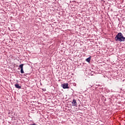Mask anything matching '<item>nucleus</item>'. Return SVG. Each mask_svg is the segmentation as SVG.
<instances>
[{"label":"nucleus","mask_w":125,"mask_h":125,"mask_svg":"<svg viewBox=\"0 0 125 125\" xmlns=\"http://www.w3.org/2000/svg\"><path fill=\"white\" fill-rule=\"evenodd\" d=\"M68 85H69V84H68V83H64L62 84V87L64 89L69 88Z\"/></svg>","instance_id":"3"},{"label":"nucleus","mask_w":125,"mask_h":125,"mask_svg":"<svg viewBox=\"0 0 125 125\" xmlns=\"http://www.w3.org/2000/svg\"><path fill=\"white\" fill-rule=\"evenodd\" d=\"M15 86L16 88H19V89L21 88V86L19 85V84L18 83L15 84Z\"/></svg>","instance_id":"5"},{"label":"nucleus","mask_w":125,"mask_h":125,"mask_svg":"<svg viewBox=\"0 0 125 125\" xmlns=\"http://www.w3.org/2000/svg\"><path fill=\"white\" fill-rule=\"evenodd\" d=\"M115 40L116 42H125V38L123 35V34L121 32H119L117 34L115 38Z\"/></svg>","instance_id":"1"},{"label":"nucleus","mask_w":125,"mask_h":125,"mask_svg":"<svg viewBox=\"0 0 125 125\" xmlns=\"http://www.w3.org/2000/svg\"><path fill=\"white\" fill-rule=\"evenodd\" d=\"M72 106H77V105H78L75 99L73 100L72 102Z\"/></svg>","instance_id":"4"},{"label":"nucleus","mask_w":125,"mask_h":125,"mask_svg":"<svg viewBox=\"0 0 125 125\" xmlns=\"http://www.w3.org/2000/svg\"><path fill=\"white\" fill-rule=\"evenodd\" d=\"M91 59V58H90V57H89L86 59V61H87V62H90Z\"/></svg>","instance_id":"6"},{"label":"nucleus","mask_w":125,"mask_h":125,"mask_svg":"<svg viewBox=\"0 0 125 125\" xmlns=\"http://www.w3.org/2000/svg\"><path fill=\"white\" fill-rule=\"evenodd\" d=\"M24 66V64H21L19 66V68H21V74H24V70L23 68V66Z\"/></svg>","instance_id":"2"}]
</instances>
